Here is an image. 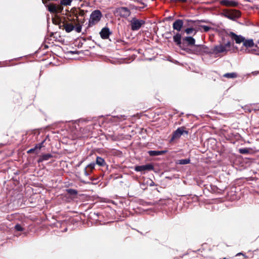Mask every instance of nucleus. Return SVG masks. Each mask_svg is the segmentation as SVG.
Returning a JSON list of instances; mask_svg holds the SVG:
<instances>
[{
    "instance_id": "nucleus-1",
    "label": "nucleus",
    "mask_w": 259,
    "mask_h": 259,
    "mask_svg": "<svg viewBox=\"0 0 259 259\" xmlns=\"http://www.w3.org/2000/svg\"><path fill=\"white\" fill-rule=\"evenodd\" d=\"M187 53H192L196 54H210L211 51L204 45H195L193 49H183Z\"/></svg>"
},
{
    "instance_id": "nucleus-2",
    "label": "nucleus",
    "mask_w": 259,
    "mask_h": 259,
    "mask_svg": "<svg viewBox=\"0 0 259 259\" xmlns=\"http://www.w3.org/2000/svg\"><path fill=\"white\" fill-rule=\"evenodd\" d=\"M231 47V43L230 41H228L225 45L220 44L215 46L212 49H211L210 54L218 55L219 53L225 54L228 52Z\"/></svg>"
},
{
    "instance_id": "nucleus-3",
    "label": "nucleus",
    "mask_w": 259,
    "mask_h": 259,
    "mask_svg": "<svg viewBox=\"0 0 259 259\" xmlns=\"http://www.w3.org/2000/svg\"><path fill=\"white\" fill-rule=\"evenodd\" d=\"M102 17V14L99 10L93 11L90 15L88 27H91L97 24Z\"/></svg>"
},
{
    "instance_id": "nucleus-4",
    "label": "nucleus",
    "mask_w": 259,
    "mask_h": 259,
    "mask_svg": "<svg viewBox=\"0 0 259 259\" xmlns=\"http://www.w3.org/2000/svg\"><path fill=\"white\" fill-rule=\"evenodd\" d=\"M222 15L230 20H235L241 16V12L236 9H225L223 11Z\"/></svg>"
},
{
    "instance_id": "nucleus-5",
    "label": "nucleus",
    "mask_w": 259,
    "mask_h": 259,
    "mask_svg": "<svg viewBox=\"0 0 259 259\" xmlns=\"http://www.w3.org/2000/svg\"><path fill=\"white\" fill-rule=\"evenodd\" d=\"M188 131L186 130L185 126L178 127L175 131L172 133L170 142H174L178 140L182 135L184 134L188 135Z\"/></svg>"
},
{
    "instance_id": "nucleus-6",
    "label": "nucleus",
    "mask_w": 259,
    "mask_h": 259,
    "mask_svg": "<svg viewBox=\"0 0 259 259\" xmlns=\"http://www.w3.org/2000/svg\"><path fill=\"white\" fill-rule=\"evenodd\" d=\"M131 28L133 31L138 30L145 24V21L143 20H139L136 18H133L130 21Z\"/></svg>"
},
{
    "instance_id": "nucleus-7",
    "label": "nucleus",
    "mask_w": 259,
    "mask_h": 259,
    "mask_svg": "<svg viewBox=\"0 0 259 259\" xmlns=\"http://www.w3.org/2000/svg\"><path fill=\"white\" fill-rule=\"evenodd\" d=\"M56 24H57V23ZM57 24L59 25L60 28L65 29L67 33L70 32L74 29L73 24L71 23H69L66 20H64L63 22L59 20Z\"/></svg>"
},
{
    "instance_id": "nucleus-8",
    "label": "nucleus",
    "mask_w": 259,
    "mask_h": 259,
    "mask_svg": "<svg viewBox=\"0 0 259 259\" xmlns=\"http://www.w3.org/2000/svg\"><path fill=\"white\" fill-rule=\"evenodd\" d=\"M48 10L53 14L61 13L63 10V7L61 5H57L53 3H49L47 5Z\"/></svg>"
},
{
    "instance_id": "nucleus-9",
    "label": "nucleus",
    "mask_w": 259,
    "mask_h": 259,
    "mask_svg": "<svg viewBox=\"0 0 259 259\" xmlns=\"http://www.w3.org/2000/svg\"><path fill=\"white\" fill-rule=\"evenodd\" d=\"M116 13L120 17L127 18L131 15L130 9L126 7H119L116 9Z\"/></svg>"
},
{
    "instance_id": "nucleus-10",
    "label": "nucleus",
    "mask_w": 259,
    "mask_h": 259,
    "mask_svg": "<svg viewBox=\"0 0 259 259\" xmlns=\"http://www.w3.org/2000/svg\"><path fill=\"white\" fill-rule=\"evenodd\" d=\"M136 171L144 172L145 171H151L154 170V166L152 164L149 163L143 165H137L134 168Z\"/></svg>"
},
{
    "instance_id": "nucleus-11",
    "label": "nucleus",
    "mask_w": 259,
    "mask_h": 259,
    "mask_svg": "<svg viewBox=\"0 0 259 259\" xmlns=\"http://www.w3.org/2000/svg\"><path fill=\"white\" fill-rule=\"evenodd\" d=\"M229 35L235 41V42L237 44L243 43L245 37L241 35H237L233 32H230Z\"/></svg>"
},
{
    "instance_id": "nucleus-12",
    "label": "nucleus",
    "mask_w": 259,
    "mask_h": 259,
    "mask_svg": "<svg viewBox=\"0 0 259 259\" xmlns=\"http://www.w3.org/2000/svg\"><path fill=\"white\" fill-rule=\"evenodd\" d=\"M111 34V32L108 27H104L100 32L101 37L103 39L108 38Z\"/></svg>"
},
{
    "instance_id": "nucleus-13",
    "label": "nucleus",
    "mask_w": 259,
    "mask_h": 259,
    "mask_svg": "<svg viewBox=\"0 0 259 259\" xmlns=\"http://www.w3.org/2000/svg\"><path fill=\"white\" fill-rule=\"evenodd\" d=\"M183 24L184 22L182 20L177 19L174 22L172 27L174 30L180 31L183 27Z\"/></svg>"
},
{
    "instance_id": "nucleus-14",
    "label": "nucleus",
    "mask_w": 259,
    "mask_h": 259,
    "mask_svg": "<svg viewBox=\"0 0 259 259\" xmlns=\"http://www.w3.org/2000/svg\"><path fill=\"white\" fill-rule=\"evenodd\" d=\"M220 4L227 7H236L238 3L237 2L229 0H222L220 1Z\"/></svg>"
},
{
    "instance_id": "nucleus-15",
    "label": "nucleus",
    "mask_w": 259,
    "mask_h": 259,
    "mask_svg": "<svg viewBox=\"0 0 259 259\" xmlns=\"http://www.w3.org/2000/svg\"><path fill=\"white\" fill-rule=\"evenodd\" d=\"M243 46L246 48H252L255 46L257 47V45H255L252 39H246L245 38L244 41L243 43Z\"/></svg>"
},
{
    "instance_id": "nucleus-16",
    "label": "nucleus",
    "mask_w": 259,
    "mask_h": 259,
    "mask_svg": "<svg viewBox=\"0 0 259 259\" xmlns=\"http://www.w3.org/2000/svg\"><path fill=\"white\" fill-rule=\"evenodd\" d=\"M167 152L166 150H162V151H149L148 153L151 156H155L158 155H163Z\"/></svg>"
},
{
    "instance_id": "nucleus-17",
    "label": "nucleus",
    "mask_w": 259,
    "mask_h": 259,
    "mask_svg": "<svg viewBox=\"0 0 259 259\" xmlns=\"http://www.w3.org/2000/svg\"><path fill=\"white\" fill-rule=\"evenodd\" d=\"M174 41L178 45L179 47H181V35L177 33L175 35L173 36Z\"/></svg>"
},
{
    "instance_id": "nucleus-18",
    "label": "nucleus",
    "mask_w": 259,
    "mask_h": 259,
    "mask_svg": "<svg viewBox=\"0 0 259 259\" xmlns=\"http://www.w3.org/2000/svg\"><path fill=\"white\" fill-rule=\"evenodd\" d=\"M52 157H53V155L51 154H42L38 159L37 161L38 163H40L42 162L43 161L48 160Z\"/></svg>"
},
{
    "instance_id": "nucleus-19",
    "label": "nucleus",
    "mask_w": 259,
    "mask_h": 259,
    "mask_svg": "<svg viewBox=\"0 0 259 259\" xmlns=\"http://www.w3.org/2000/svg\"><path fill=\"white\" fill-rule=\"evenodd\" d=\"M96 163L100 166H104L106 165L105 160L99 156H97L96 158Z\"/></svg>"
},
{
    "instance_id": "nucleus-20",
    "label": "nucleus",
    "mask_w": 259,
    "mask_h": 259,
    "mask_svg": "<svg viewBox=\"0 0 259 259\" xmlns=\"http://www.w3.org/2000/svg\"><path fill=\"white\" fill-rule=\"evenodd\" d=\"M183 40L186 41L188 45H194L195 40L191 36H187L183 38Z\"/></svg>"
},
{
    "instance_id": "nucleus-21",
    "label": "nucleus",
    "mask_w": 259,
    "mask_h": 259,
    "mask_svg": "<svg viewBox=\"0 0 259 259\" xmlns=\"http://www.w3.org/2000/svg\"><path fill=\"white\" fill-rule=\"evenodd\" d=\"M238 76L235 72L227 73L223 75V77L227 78H235Z\"/></svg>"
},
{
    "instance_id": "nucleus-22",
    "label": "nucleus",
    "mask_w": 259,
    "mask_h": 259,
    "mask_svg": "<svg viewBox=\"0 0 259 259\" xmlns=\"http://www.w3.org/2000/svg\"><path fill=\"white\" fill-rule=\"evenodd\" d=\"M73 0H61L60 4L63 7V6H70L71 4V3Z\"/></svg>"
},
{
    "instance_id": "nucleus-23",
    "label": "nucleus",
    "mask_w": 259,
    "mask_h": 259,
    "mask_svg": "<svg viewBox=\"0 0 259 259\" xmlns=\"http://www.w3.org/2000/svg\"><path fill=\"white\" fill-rule=\"evenodd\" d=\"M113 118H114V120L115 121H122V120L126 119V117L124 115H119V116L118 115L116 116H114Z\"/></svg>"
},
{
    "instance_id": "nucleus-24",
    "label": "nucleus",
    "mask_w": 259,
    "mask_h": 259,
    "mask_svg": "<svg viewBox=\"0 0 259 259\" xmlns=\"http://www.w3.org/2000/svg\"><path fill=\"white\" fill-rule=\"evenodd\" d=\"M67 193L71 195H75L77 194V190L72 189H69L67 190Z\"/></svg>"
},
{
    "instance_id": "nucleus-25",
    "label": "nucleus",
    "mask_w": 259,
    "mask_h": 259,
    "mask_svg": "<svg viewBox=\"0 0 259 259\" xmlns=\"http://www.w3.org/2000/svg\"><path fill=\"white\" fill-rule=\"evenodd\" d=\"M95 163L93 162V163H91L88 164L86 168L88 169H90L89 170H90L92 172V170L95 168Z\"/></svg>"
},
{
    "instance_id": "nucleus-26",
    "label": "nucleus",
    "mask_w": 259,
    "mask_h": 259,
    "mask_svg": "<svg viewBox=\"0 0 259 259\" xmlns=\"http://www.w3.org/2000/svg\"><path fill=\"white\" fill-rule=\"evenodd\" d=\"M45 142V140H43L41 143L36 144L35 146L36 149L40 150L42 147H44V143Z\"/></svg>"
},
{
    "instance_id": "nucleus-27",
    "label": "nucleus",
    "mask_w": 259,
    "mask_h": 259,
    "mask_svg": "<svg viewBox=\"0 0 259 259\" xmlns=\"http://www.w3.org/2000/svg\"><path fill=\"white\" fill-rule=\"evenodd\" d=\"M14 228L17 231H22L24 230V228L19 224H16Z\"/></svg>"
},
{
    "instance_id": "nucleus-28",
    "label": "nucleus",
    "mask_w": 259,
    "mask_h": 259,
    "mask_svg": "<svg viewBox=\"0 0 259 259\" xmlns=\"http://www.w3.org/2000/svg\"><path fill=\"white\" fill-rule=\"evenodd\" d=\"M130 9H131V10H140L141 9H143L144 8V7H137V6H136L135 5H130Z\"/></svg>"
},
{
    "instance_id": "nucleus-29",
    "label": "nucleus",
    "mask_w": 259,
    "mask_h": 259,
    "mask_svg": "<svg viewBox=\"0 0 259 259\" xmlns=\"http://www.w3.org/2000/svg\"><path fill=\"white\" fill-rule=\"evenodd\" d=\"M190 159H181L180 160L179 163L181 164H186L190 163Z\"/></svg>"
},
{
    "instance_id": "nucleus-30",
    "label": "nucleus",
    "mask_w": 259,
    "mask_h": 259,
    "mask_svg": "<svg viewBox=\"0 0 259 259\" xmlns=\"http://www.w3.org/2000/svg\"><path fill=\"white\" fill-rule=\"evenodd\" d=\"M239 151L241 154H247L249 152V151L247 148L239 149Z\"/></svg>"
},
{
    "instance_id": "nucleus-31",
    "label": "nucleus",
    "mask_w": 259,
    "mask_h": 259,
    "mask_svg": "<svg viewBox=\"0 0 259 259\" xmlns=\"http://www.w3.org/2000/svg\"><path fill=\"white\" fill-rule=\"evenodd\" d=\"M200 26L203 29L205 32H208L211 29L210 26L206 25H200Z\"/></svg>"
},
{
    "instance_id": "nucleus-32",
    "label": "nucleus",
    "mask_w": 259,
    "mask_h": 259,
    "mask_svg": "<svg viewBox=\"0 0 259 259\" xmlns=\"http://www.w3.org/2000/svg\"><path fill=\"white\" fill-rule=\"evenodd\" d=\"M194 29L192 28H188L185 29V32L187 34H190L193 31Z\"/></svg>"
},
{
    "instance_id": "nucleus-33",
    "label": "nucleus",
    "mask_w": 259,
    "mask_h": 259,
    "mask_svg": "<svg viewBox=\"0 0 259 259\" xmlns=\"http://www.w3.org/2000/svg\"><path fill=\"white\" fill-rule=\"evenodd\" d=\"M92 172L88 169L86 167L84 169V173L86 176H88L90 175Z\"/></svg>"
},
{
    "instance_id": "nucleus-34",
    "label": "nucleus",
    "mask_w": 259,
    "mask_h": 259,
    "mask_svg": "<svg viewBox=\"0 0 259 259\" xmlns=\"http://www.w3.org/2000/svg\"><path fill=\"white\" fill-rule=\"evenodd\" d=\"M74 29L77 32H80L81 31V26L80 25H79L77 26L75 28L74 27Z\"/></svg>"
},
{
    "instance_id": "nucleus-35",
    "label": "nucleus",
    "mask_w": 259,
    "mask_h": 259,
    "mask_svg": "<svg viewBox=\"0 0 259 259\" xmlns=\"http://www.w3.org/2000/svg\"><path fill=\"white\" fill-rule=\"evenodd\" d=\"M37 149H36L35 146H34V148H31V149H29V150H28L27 151V153H32L33 152H34Z\"/></svg>"
},
{
    "instance_id": "nucleus-36",
    "label": "nucleus",
    "mask_w": 259,
    "mask_h": 259,
    "mask_svg": "<svg viewBox=\"0 0 259 259\" xmlns=\"http://www.w3.org/2000/svg\"><path fill=\"white\" fill-rule=\"evenodd\" d=\"M49 0H42L43 4L45 5V6L47 7V5H49L50 3L48 2Z\"/></svg>"
},
{
    "instance_id": "nucleus-37",
    "label": "nucleus",
    "mask_w": 259,
    "mask_h": 259,
    "mask_svg": "<svg viewBox=\"0 0 259 259\" xmlns=\"http://www.w3.org/2000/svg\"><path fill=\"white\" fill-rule=\"evenodd\" d=\"M252 74L254 75H256L259 74V71H253L252 72Z\"/></svg>"
},
{
    "instance_id": "nucleus-38",
    "label": "nucleus",
    "mask_w": 259,
    "mask_h": 259,
    "mask_svg": "<svg viewBox=\"0 0 259 259\" xmlns=\"http://www.w3.org/2000/svg\"><path fill=\"white\" fill-rule=\"evenodd\" d=\"M187 21L190 22H191V23H193L194 22V21H192V20H187Z\"/></svg>"
},
{
    "instance_id": "nucleus-39",
    "label": "nucleus",
    "mask_w": 259,
    "mask_h": 259,
    "mask_svg": "<svg viewBox=\"0 0 259 259\" xmlns=\"http://www.w3.org/2000/svg\"><path fill=\"white\" fill-rule=\"evenodd\" d=\"M198 21V22H205V21H204V20H199V21Z\"/></svg>"
},
{
    "instance_id": "nucleus-40",
    "label": "nucleus",
    "mask_w": 259,
    "mask_h": 259,
    "mask_svg": "<svg viewBox=\"0 0 259 259\" xmlns=\"http://www.w3.org/2000/svg\"><path fill=\"white\" fill-rule=\"evenodd\" d=\"M257 42H258V44H259V40H258Z\"/></svg>"
}]
</instances>
